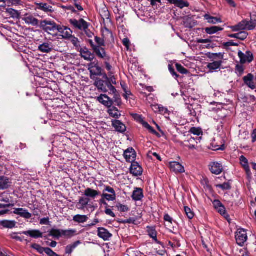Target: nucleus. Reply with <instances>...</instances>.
<instances>
[{"instance_id":"1","label":"nucleus","mask_w":256,"mask_h":256,"mask_svg":"<svg viewBox=\"0 0 256 256\" xmlns=\"http://www.w3.org/2000/svg\"><path fill=\"white\" fill-rule=\"evenodd\" d=\"M59 25L50 20H42L40 23V27L48 34L57 36V30Z\"/></svg>"},{"instance_id":"2","label":"nucleus","mask_w":256,"mask_h":256,"mask_svg":"<svg viewBox=\"0 0 256 256\" xmlns=\"http://www.w3.org/2000/svg\"><path fill=\"white\" fill-rule=\"evenodd\" d=\"M252 21L243 20L238 25L232 27L233 31L240 30H252L256 26V16L254 15L251 16Z\"/></svg>"},{"instance_id":"3","label":"nucleus","mask_w":256,"mask_h":256,"mask_svg":"<svg viewBox=\"0 0 256 256\" xmlns=\"http://www.w3.org/2000/svg\"><path fill=\"white\" fill-rule=\"evenodd\" d=\"M212 58L214 61L212 63H209L207 66L210 72H213L220 67L222 63V60L224 58V55L221 53L214 54H213Z\"/></svg>"},{"instance_id":"4","label":"nucleus","mask_w":256,"mask_h":256,"mask_svg":"<svg viewBox=\"0 0 256 256\" xmlns=\"http://www.w3.org/2000/svg\"><path fill=\"white\" fill-rule=\"evenodd\" d=\"M201 139V137L197 138H196L190 137L188 138L187 140L181 142L180 145L184 146H186L190 150L196 149L197 144H198V142H200Z\"/></svg>"},{"instance_id":"5","label":"nucleus","mask_w":256,"mask_h":256,"mask_svg":"<svg viewBox=\"0 0 256 256\" xmlns=\"http://www.w3.org/2000/svg\"><path fill=\"white\" fill-rule=\"evenodd\" d=\"M90 200V198L85 196L80 197L78 202L76 206L77 208L80 210H84L86 208H88L94 210L95 208L92 206V204H89Z\"/></svg>"},{"instance_id":"6","label":"nucleus","mask_w":256,"mask_h":256,"mask_svg":"<svg viewBox=\"0 0 256 256\" xmlns=\"http://www.w3.org/2000/svg\"><path fill=\"white\" fill-rule=\"evenodd\" d=\"M247 239L248 236L246 231L242 228L238 229L236 234V240L238 244L240 246H243Z\"/></svg>"},{"instance_id":"7","label":"nucleus","mask_w":256,"mask_h":256,"mask_svg":"<svg viewBox=\"0 0 256 256\" xmlns=\"http://www.w3.org/2000/svg\"><path fill=\"white\" fill-rule=\"evenodd\" d=\"M92 47L96 55L100 58L103 59L104 60H109L110 59V56L107 55L106 52L105 50L100 46H96L94 44H92Z\"/></svg>"},{"instance_id":"8","label":"nucleus","mask_w":256,"mask_h":256,"mask_svg":"<svg viewBox=\"0 0 256 256\" xmlns=\"http://www.w3.org/2000/svg\"><path fill=\"white\" fill-rule=\"evenodd\" d=\"M124 156L127 162H134L136 158V152L133 148H130L124 152Z\"/></svg>"},{"instance_id":"9","label":"nucleus","mask_w":256,"mask_h":256,"mask_svg":"<svg viewBox=\"0 0 256 256\" xmlns=\"http://www.w3.org/2000/svg\"><path fill=\"white\" fill-rule=\"evenodd\" d=\"M57 30V36H62L64 38H70L72 34V31L70 28L59 25Z\"/></svg>"},{"instance_id":"10","label":"nucleus","mask_w":256,"mask_h":256,"mask_svg":"<svg viewBox=\"0 0 256 256\" xmlns=\"http://www.w3.org/2000/svg\"><path fill=\"white\" fill-rule=\"evenodd\" d=\"M169 167L171 171L176 174L184 172V167L179 162H172L169 163Z\"/></svg>"},{"instance_id":"11","label":"nucleus","mask_w":256,"mask_h":256,"mask_svg":"<svg viewBox=\"0 0 256 256\" xmlns=\"http://www.w3.org/2000/svg\"><path fill=\"white\" fill-rule=\"evenodd\" d=\"M70 22L75 28L80 30H86L88 28V23L83 19H80L79 20H70Z\"/></svg>"},{"instance_id":"12","label":"nucleus","mask_w":256,"mask_h":256,"mask_svg":"<svg viewBox=\"0 0 256 256\" xmlns=\"http://www.w3.org/2000/svg\"><path fill=\"white\" fill-rule=\"evenodd\" d=\"M209 166L210 172L215 174H220L223 170L222 164L218 162H212L210 163Z\"/></svg>"},{"instance_id":"13","label":"nucleus","mask_w":256,"mask_h":256,"mask_svg":"<svg viewBox=\"0 0 256 256\" xmlns=\"http://www.w3.org/2000/svg\"><path fill=\"white\" fill-rule=\"evenodd\" d=\"M130 172L134 176H140L142 174V168L137 162H132L130 168Z\"/></svg>"},{"instance_id":"14","label":"nucleus","mask_w":256,"mask_h":256,"mask_svg":"<svg viewBox=\"0 0 256 256\" xmlns=\"http://www.w3.org/2000/svg\"><path fill=\"white\" fill-rule=\"evenodd\" d=\"M22 20L26 24H31L33 26H40L38 20L32 14H26Z\"/></svg>"},{"instance_id":"15","label":"nucleus","mask_w":256,"mask_h":256,"mask_svg":"<svg viewBox=\"0 0 256 256\" xmlns=\"http://www.w3.org/2000/svg\"><path fill=\"white\" fill-rule=\"evenodd\" d=\"M238 56L240 60L242 63H246V62H250L253 60L252 54L250 52H246L244 54L242 52H238Z\"/></svg>"},{"instance_id":"16","label":"nucleus","mask_w":256,"mask_h":256,"mask_svg":"<svg viewBox=\"0 0 256 256\" xmlns=\"http://www.w3.org/2000/svg\"><path fill=\"white\" fill-rule=\"evenodd\" d=\"M98 236L103 240L106 241L112 236V234L106 228H99L98 230Z\"/></svg>"},{"instance_id":"17","label":"nucleus","mask_w":256,"mask_h":256,"mask_svg":"<svg viewBox=\"0 0 256 256\" xmlns=\"http://www.w3.org/2000/svg\"><path fill=\"white\" fill-rule=\"evenodd\" d=\"M35 4L36 6V10H40L46 13L52 12L54 11L52 7L48 4L36 2Z\"/></svg>"},{"instance_id":"18","label":"nucleus","mask_w":256,"mask_h":256,"mask_svg":"<svg viewBox=\"0 0 256 256\" xmlns=\"http://www.w3.org/2000/svg\"><path fill=\"white\" fill-rule=\"evenodd\" d=\"M81 56L85 60L92 61L94 59V55L86 48H84L80 51Z\"/></svg>"},{"instance_id":"19","label":"nucleus","mask_w":256,"mask_h":256,"mask_svg":"<svg viewBox=\"0 0 256 256\" xmlns=\"http://www.w3.org/2000/svg\"><path fill=\"white\" fill-rule=\"evenodd\" d=\"M52 43L46 42L40 44L38 46V50L42 53H50L52 50Z\"/></svg>"},{"instance_id":"20","label":"nucleus","mask_w":256,"mask_h":256,"mask_svg":"<svg viewBox=\"0 0 256 256\" xmlns=\"http://www.w3.org/2000/svg\"><path fill=\"white\" fill-rule=\"evenodd\" d=\"M112 125L115 130L120 132H124L126 130V126L120 120H114L112 121Z\"/></svg>"},{"instance_id":"21","label":"nucleus","mask_w":256,"mask_h":256,"mask_svg":"<svg viewBox=\"0 0 256 256\" xmlns=\"http://www.w3.org/2000/svg\"><path fill=\"white\" fill-rule=\"evenodd\" d=\"M14 213L24 218L28 219L32 217V214L30 213L28 210L22 208H18L14 209Z\"/></svg>"},{"instance_id":"22","label":"nucleus","mask_w":256,"mask_h":256,"mask_svg":"<svg viewBox=\"0 0 256 256\" xmlns=\"http://www.w3.org/2000/svg\"><path fill=\"white\" fill-rule=\"evenodd\" d=\"M100 192L91 188H87L84 192V195L88 198L94 199L99 196Z\"/></svg>"},{"instance_id":"23","label":"nucleus","mask_w":256,"mask_h":256,"mask_svg":"<svg viewBox=\"0 0 256 256\" xmlns=\"http://www.w3.org/2000/svg\"><path fill=\"white\" fill-rule=\"evenodd\" d=\"M244 83L250 88L254 90L256 88L254 82V76L251 74H248L243 78Z\"/></svg>"},{"instance_id":"24","label":"nucleus","mask_w":256,"mask_h":256,"mask_svg":"<svg viewBox=\"0 0 256 256\" xmlns=\"http://www.w3.org/2000/svg\"><path fill=\"white\" fill-rule=\"evenodd\" d=\"M22 234L26 236H29L31 238H42V233L39 230H36L24 231L22 232Z\"/></svg>"},{"instance_id":"25","label":"nucleus","mask_w":256,"mask_h":256,"mask_svg":"<svg viewBox=\"0 0 256 256\" xmlns=\"http://www.w3.org/2000/svg\"><path fill=\"white\" fill-rule=\"evenodd\" d=\"M97 100L104 105L110 107L112 104V102L110 100V98L106 94H101L100 96L98 97Z\"/></svg>"},{"instance_id":"26","label":"nucleus","mask_w":256,"mask_h":256,"mask_svg":"<svg viewBox=\"0 0 256 256\" xmlns=\"http://www.w3.org/2000/svg\"><path fill=\"white\" fill-rule=\"evenodd\" d=\"M240 164L244 169L247 175L248 176H250L252 174L250 170V168L248 166V160L244 156H242L240 158Z\"/></svg>"},{"instance_id":"27","label":"nucleus","mask_w":256,"mask_h":256,"mask_svg":"<svg viewBox=\"0 0 256 256\" xmlns=\"http://www.w3.org/2000/svg\"><path fill=\"white\" fill-rule=\"evenodd\" d=\"M170 4H173L176 6H178L180 8H183L184 7H188L189 6V4L186 2L182 0H166Z\"/></svg>"},{"instance_id":"28","label":"nucleus","mask_w":256,"mask_h":256,"mask_svg":"<svg viewBox=\"0 0 256 256\" xmlns=\"http://www.w3.org/2000/svg\"><path fill=\"white\" fill-rule=\"evenodd\" d=\"M144 197L142 190L140 188H136L133 192L132 195V199L135 201H138L142 200Z\"/></svg>"},{"instance_id":"29","label":"nucleus","mask_w":256,"mask_h":256,"mask_svg":"<svg viewBox=\"0 0 256 256\" xmlns=\"http://www.w3.org/2000/svg\"><path fill=\"white\" fill-rule=\"evenodd\" d=\"M6 12L8 14L11 18L16 19H19L20 13L18 11L12 8H6Z\"/></svg>"},{"instance_id":"30","label":"nucleus","mask_w":256,"mask_h":256,"mask_svg":"<svg viewBox=\"0 0 256 256\" xmlns=\"http://www.w3.org/2000/svg\"><path fill=\"white\" fill-rule=\"evenodd\" d=\"M147 232L148 233V236L152 238L156 242L159 243V242L158 241L157 239V232L156 230V229L153 227H147Z\"/></svg>"},{"instance_id":"31","label":"nucleus","mask_w":256,"mask_h":256,"mask_svg":"<svg viewBox=\"0 0 256 256\" xmlns=\"http://www.w3.org/2000/svg\"><path fill=\"white\" fill-rule=\"evenodd\" d=\"M152 108L156 112H158L163 115L169 114L168 108L161 105H153Z\"/></svg>"},{"instance_id":"32","label":"nucleus","mask_w":256,"mask_h":256,"mask_svg":"<svg viewBox=\"0 0 256 256\" xmlns=\"http://www.w3.org/2000/svg\"><path fill=\"white\" fill-rule=\"evenodd\" d=\"M76 235V230L69 229L66 230H63L62 232V236H64L66 238H70L72 236Z\"/></svg>"},{"instance_id":"33","label":"nucleus","mask_w":256,"mask_h":256,"mask_svg":"<svg viewBox=\"0 0 256 256\" xmlns=\"http://www.w3.org/2000/svg\"><path fill=\"white\" fill-rule=\"evenodd\" d=\"M62 230L52 228L49 232L48 236L58 239L62 236Z\"/></svg>"},{"instance_id":"34","label":"nucleus","mask_w":256,"mask_h":256,"mask_svg":"<svg viewBox=\"0 0 256 256\" xmlns=\"http://www.w3.org/2000/svg\"><path fill=\"white\" fill-rule=\"evenodd\" d=\"M81 242L79 240L75 242L72 244L67 246L66 247V253L67 254H70L73 250L80 244Z\"/></svg>"},{"instance_id":"35","label":"nucleus","mask_w":256,"mask_h":256,"mask_svg":"<svg viewBox=\"0 0 256 256\" xmlns=\"http://www.w3.org/2000/svg\"><path fill=\"white\" fill-rule=\"evenodd\" d=\"M88 220V218L86 215L77 214L73 217V220L78 223H84Z\"/></svg>"},{"instance_id":"36","label":"nucleus","mask_w":256,"mask_h":256,"mask_svg":"<svg viewBox=\"0 0 256 256\" xmlns=\"http://www.w3.org/2000/svg\"><path fill=\"white\" fill-rule=\"evenodd\" d=\"M10 186V180L6 177L0 178V190L6 189Z\"/></svg>"},{"instance_id":"37","label":"nucleus","mask_w":256,"mask_h":256,"mask_svg":"<svg viewBox=\"0 0 256 256\" xmlns=\"http://www.w3.org/2000/svg\"><path fill=\"white\" fill-rule=\"evenodd\" d=\"M94 85L98 90H101L102 92H106L107 90L106 86H104V80L100 78L96 80Z\"/></svg>"},{"instance_id":"38","label":"nucleus","mask_w":256,"mask_h":256,"mask_svg":"<svg viewBox=\"0 0 256 256\" xmlns=\"http://www.w3.org/2000/svg\"><path fill=\"white\" fill-rule=\"evenodd\" d=\"M0 224L4 228H12L16 226V222L12 220H2L0 222Z\"/></svg>"},{"instance_id":"39","label":"nucleus","mask_w":256,"mask_h":256,"mask_svg":"<svg viewBox=\"0 0 256 256\" xmlns=\"http://www.w3.org/2000/svg\"><path fill=\"white\" fill-rule=\"evenodd\" d=\"M204 18L208 21V22L216 24L219 22H221V20L220 18H218L216 17H212L208 14H206L204 16Z\"/></svg>"},{"instance_id":"40","label":"nucleus","mask_w":256,"mask_h":256,"mask_svg":"<svg viewBox=\"0 0 256 256\" xmlns=\"http://www.w3.org/2000/svg\"><path fill=\"white\" fill-rule=\"evenodd\" d=\"M222 30V28L218 27V26H212L210 28H205L206 32L208 34H215V33L217 32H218Z\"/></svg>"},{"instance_id":"41","label":"nucleus","mask_w":256,"mask_h":256,"mask_svg":"<svg viewBox=\"0 0 256 256\" xmlns=\"http://www.w3.org/2000/svg\"><path fill=\"white\" fill-rule=\"evenodd\" d=\"M108 113L111 116L114 118H118L121 116L118 110L114 107H112V108L109 109L108 110Z\"/></svg>"},{"instance_id":"42","label":"nucleus","mask_w":256,"mask_h":256,"mask_svg":"<svg viewBox=\"0 0 256 256\" xmlns=\"http://www.w3.org/2000/svg\"><path fill=\"white\" fill-rule=\"evenodd\" d=\"M95 68L96 70V72H94L92 70H90V74L94 75H100L101 73V68L97 66V64H94V63H92L89 65V70L92 69V68Z\"/></svg>"},{"instance_id":"43","label":"nucleus","mask_w":256,"mask_h":256,"mask_svg":"<svg viewBox=\"0 0 256 256\" xmlns=\"http://www.w3.org/2000/svg\"><path fill=\"white\" fill-rule=\"evenodd\" d=\"M142 126L148 130L151 133L157 136L158 137H160V134L157 132L154 128L146 122H142Z\"/></svg>"},{"instance_id":"44","label":"nucleus","mask_w":256,"mask_h":256,"mask_svg":"<svg viewBox=\"0 0 256 256\" xmlns=\"http://www.w3.org/2000/svg\"><path fill=\"white\" fill-rule=\"evenodd\" d=\"M184 212L186 214V216H188V218L191 220L192 219L194 216V213L193 212L190 210V208H189L188 206H184Z\"/></svg>"},{"instance_id":"45","label":"nucleus","mask_w":256,"mask_h":256,"mask_svg":"<svg viewBox=\"0 0 256 256\" xmlns=\"http://www.w3.org/2000/svg\"><path fill=\"white\" fill-rule=\"evenodd\" d=\"M101 196L108 201H114L116 199V196H114V194L103 193L101 195Z\"/></svg>"},{"instance_id":"46","label":"nucleus","mask_w":256,"mask_h":256,"mask_svg":"<svg viewBox=\"0 0 256 256\" xmlns=\"http://www.w3.org/2000/svg\"><path fill=\"white\" fill-rule=\"evenodd\" d=\"M190 132L191 134H192L194 135H196L198 136H199L202 134V132L201 128H192L190 130Z\"/></svg>"},{"instance_id":"47","label":"nucleus","mask_w":256,"mask_h":256,"mask_svg":"<svg viewBox=\"0 0 256 256\" xmlns=\"http://www.w3.org/2000/svg\"><path fill=\"white\" fill-rule=\"evenodd\" d=\"M31 247L36 250L40 254H42L45 250L46 248H42L38 244H34L31 246Z\"/></svg>"},{"instance_id":"48","label":"nucleus","mask_w":256,"mask_h":256,"mask_svg":"<svg viewBox=\"0 0 256 256\" xmlns=\"http://www.w3.org/2000/svg\"><path fill=\"white\" fill-rule=\"evenodd\" d=\"M116 207L118 210L120 212H126L129 210V208L126 205H123L120 204H118L116 205Z\"/></svg>"},{"instance_id":"49","label":"nucleus","mask_w":256,"mask_h":256,"mask_svg":"<svg viewBox=\"0 0 256 256\" xmlns=\"http://www.w3.org/2000/svg\"><path fill=\"white\" fill-rule=\"evenodd\" d=\"M122 89L124 92V93L123 94L124 97L128 100V98L132 95L131 92L126 88V87L125 86H123L122 84Z\"/></svg>"},{"instance_id":"50","label":"nucleus","mask_w":256,"mask_h":256,"mask_svg":"<svg viewBox=\"0 0 256 256\" xmlns=\"http://www.w3.org/2000/svg\"><path fill=\"white\" fill-rule=\"evenodd\" d=\"M176 66L177 70L181 74H186L188 72V70L184 68L181 64H176Z\"/></svg>"},{"instance_id":"51","label":"nucleus","mask_w":256,"mask_h":256,"mask_svg":"<svg viewBox=\"0 0 256 256\" xmlns=\"http://www.w3.org/2000/svg\"><path fill=\"white\" fill-rule=\"evenodd\" d=\"M70 40V42L72 43L76 46V47H78L80 46V42L78 40V38L71 36L70 38H69Z\"/></svg>"},{"instance_id":"52","label":"nucleus","mask_w":256,"mask_h":256,"mask_svg":"<svg viewBox=\"0 0 256 256\" xmlns=\"http://www.w3.org/2000/svg\"><path fill=\"white\" fill-rule=\"evenodd\" d=\"M216 188H220L222 189V190H230V184L228 182H225L223 184H216Z\"/></svg>"},{"instance_id":"53","label":"nucleus","mask_w":256,"mask_h":256,"mask_svg":"<svg viewBox=\"0 0 256 256\" xmlns=\"http://www.w3.org/2000/svg\"><path fill=\"white\" fill-rule=\"evenodd\" d=\"M248 34L247 32L244 31H242L240 32H238V39L240 40H244L247 38Z\"/></svg>"},{"instance_id":"54","label":"nucleus","mask_w":256,"mask_h":256,"mask_svg":"<svg viewBox=\"0 0 256 256\" xmlns=\"http://www.w3.org/2000/svg\"><path fill=\"white\" fill-rule=\"evenodd\" d=\"M44 252L48 256H58V254L48 248H46Z\"/></svg>"},{"instance_id":"55","label":"nucleus","mask_w":256,"mask_h":256,"mask_svg":"<svg viewBox=\"0 0 256 256\" xmlns=\"http://www.w3.org/2000/svg\"><path fill=\"white\" fill-rule=\"evenodd\" d=\"M95 41L98 44L96 45V46H100V47H102V46H104V40L100 38L98 36L95 37Z\"/></svg>"},{"instance_id":"56","label":"nucleus","mask_w":256,"mask_h":256,"mask_svg":"<svg viewBox=\"0 0 256 256\" xmlns=\"http://www.w3.org/2000/svg\"><path fill=\"white\" fill-rule=\"evenodd\" d=\"M109 60H105L104 64L106 65V68L108 71H109L108 76H111L112 75L113 73L111 72L112 66L108 63Z\"/></svg>"},{"instance_id":"57","label":"nucleus","mask_w":256,"mask_h":256,"mask_svg":"<svg viewBox=\"0 0 256 256\" xmlns=\"http://www.w3.org/2000/svg\"><path fill=\"white\" fill-rule=\"evenodd\" d=\"M104 192H110L111 194H114V196H116L114 189L109 186H106Z\"/></svg>"},{"instance_id":"58","label":"nucleus","mask_w":256,"mask_h":256,"mask_svg":"<svg viewBox=\"0 0 256 256\" xmlns=\"http://www.w3.org/2000/svg\"><path fill=\"white\" fill-rule=\"evenodd\" d=\"M216 210L222 215H224L226 214V209L223 205L220 206Z\"/></svg>"},{"instance_id":"59","label":"nucleus","mask_w":256,"mask_h":256,"mask_svg":"<svg viewBox=\"0 0 256 256\" xmlns=\"http://www.w3.org/2000/svg\"><path fill=\"white\" fill-rule=\"evenodd\" d=\"M213 205L216 210L218 209L220 206H222V204L218 200H214L213 202Z\"/></svg>"},{"instance_id":"60","label":"nucleus","mask_w":256,"mask_h":256,"mask_svg":"<svg viewBox=\"0 0 256 256\" xmlns=\"http://www.w3.org/2000/svg\"><path fill=\"white\" fill-rule=\"evenodd\" d=\"M105 213L107 215L110 216H112V218H115V216H116L115 214L110 209L106 208L105 210Z\"/></svg>"},{"instance_id":"61","label":"nucleus","mask_w":256,"mask_h":256,"mask_svg":"<svg viewBox=\"0 0 256 256\" xmlns=\"http://www.w3.org/2000/svg\"><path fill=\"white\" fill-rule=\"evenodd\" d=\"M122 44L127 48V49L128 48L130 42L128 38H125L123 40Z\"/></svg>"},{"instance_id":"62","label":"nucleus","mask_w":256,"mask_h":256,"mask_svg":"<svg viewBox=\"0 0 256 256\" xmlns=\"http://www.w3.org/2000/svg\"><path fill=\"white\" fill-rule=\"evenodd\" d=\"M164 220L166 222H168L170 224H172V219L168 214H166L164 216Z\"/></svg>"},{"instance_id":"63","label":"nucleus","mask_w":256,"mask_h":256,"mask_svg":"<svg viewBox=\"0 0 256 256\" xmlns=\"http://www.w3.org/2000/svg\"><path fill=\"white\" fill-rule=\"evenodd\" d=\"M49 223L48 218H43L40 220V224H48Z\"/></svg>"},{"instance_id":"64","label":"nucleus","mask_w":256,"mask_h":256,"mask_svg":"<svg viewBox=\"0 0 256 256\" xmlns=\"http://www.w3.org/2000/svg\"><path fill=\"white\" fill-rule=\"evenodd\" d=\"M197 42L199 44H207L210 42V40L208 39H198Z\"/></svg>"}]
</instances>
